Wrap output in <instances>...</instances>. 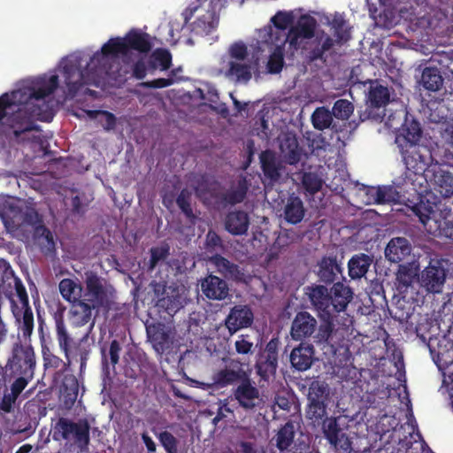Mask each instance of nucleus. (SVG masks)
<instances>
[{
  "mask_svg": "<svg viewBox=\"0 0 453 453\" xmlns=\"http://www.w3.org/2000/svg\"><path fill=\"white\" fill-rule=\"evenodd\" d=\"M234 349L239 355H250L254 352V343L247 334H240L234 342Z\"/></svg>",
  "mask_w": 453,
  "mask_h": 453,
  "instance_id": "60",
  "label": "nucleus"
},
{
  "mask_svg": "<svg viewBox=\"0 0 453 453\" xmlns=\"http://www.w3.org/2000/svg\"><path fill=\"white\" fill-rule=\"evenodd\" d=\"M25 388L19 382H12L10 387L11 392L5 393L3 396L0 403V410L7 413L11 412L13 404Z\"/></svg>",
  "mask_w": 453,
  "mask_h": 453,
  "instance_id": "53",
  "label": "nucleus"
},
{
  "mask_svg": "<svg viewBox=\"0 0 453 453\" xmlns=\"http://www.w3.org/2000/svg\"><path fill=\"white\" fill-rule=\"evenodd\" d=\"M316 19L310 15H303L288 32L285 42L288 44L287 58H294L298 50L309 62L325 59L324 55L334 45V40L322 32L315 36Z\"/></svg>",
  "mask_w": 453,
  "mask_h": 453,
  "instance_id": "2",
  "label": "nucleus"
},
{
  "mask_svg": "<svg viewBox=\"0 0 453 453\" xmlns=\"http://www.w3.org/2000/svg\"><path fill=\"white\" fill-rule=\"evenodd\" d=\"M248 376L238 359H229L226 365L215 372L212 375L213 384L222 388L236 383H241Z\"/></svg>",
  "mask_w": 453,
  "mask_h": 453,
  "instance_id": "13",
  "label": "nucleus"
},
{
  "mask_svg": "<svg viewBox=\"0 0 453 453\" xmlns=\"http://www.w3.org/2000/svg\"><path fill=\"white\" fill-rule=\"evenodd\" d=\"M296 435V427L294 421L288 420L280 427L278 433L273 437L275 446L280 451L287 450L294 442Z\"/></svg>",
  "mask_w": 453,
  "mask_h": 453,
  "instance_id": "39",
  "label": "nucleus"
},
{
  "mask_svg": "<svg viewBox=\"0 0 453 453\" xmlns=\"http://www.w3.org/2000/svg\"><path fill=\"white\" fill-rule=\"evenodd\" d=\"M314 348L311 344L301 343L298 347L293 349L290 354V363L297 371L308 370L314 360Z\"/></svg>",
  "mask_w": 453,
  "mask_h": 453,
  "instance_id": "30",
  "label": "nucleus"
},
{
  "mask_svg": "<svg viewBox=\"0 0 453 453\" xmlns=\"http://www.w3.org/2000/svg\"><path fill=\"white\" fill-rule=\"evenodd\" d=\"M259 160L265 177L273 182L278 181L280 177V164L276 154L271 150H266L260 153Z\"/></svg>",
  "mask_w": 453,
  "mask_h": 453,
  "instance_id": "32",
  "label": "nucleus"
},
{
  "mask_svg": "<svg viewBox=\"0 0 453 453\" xmlns=\"http://www.w3.org/2000/svg\"><path fill=\"white\" fill-rule=\"evenodd\" d=\"M254 321V313L248 304H236L225 319V326L233 335L241 329L250 327Z\"/></svg>",
  "mask_w": 453,
  "mask_h": 453,
  "instance_id": "16",
  "label": "nucleus"
},
{
  "mask_svg": "<svg viewBox=\"0 0 453 453\" xmlns=\"http://www.w3.org/2000/svg\"><path fill=\"white\" fill-rule=\"evenodd\" d=\"M332 314L335 315L346 310L353 298L351 288L341 281L335 282L331 288Z\"/></svg>",
  "mask_w": 453,
  "mask_h": 453,
  "instance_id": "29",
  "label": "nucleus"
},
{
  "mask_svg": "<svg viewBox=\"0 0 453 453\" xmlns=\"http://www.w3.org/2000/svg\"><path fill=\"white\" fill-rule=\"evenodd\" d=\"M294 21V15L291 12L279 11L271 18L272 25H267L258 31V38L265 44H277L285 42L288 33L286 29Z\"/></svg>",
  "mask_w": 453,
  "mask_h": 453,
  "instance_id": "11",
  "label": "nucleus"
},
{
  "mask_svg": "<svg viewBox=\"0 0 453 453\" xmlns=\"http://www.w3.org/2000/svg\"><path fill=\"white\" fill-rule=\"evenodd\" d=\"M420 84L429 91L436 92L443 85V78L437 67H426L421 75Z\"/></svg>",
  "mask_w": 453,
  "mask_h": 453,
  "instance_id": "41",
  "label": "nucleus"
},
{
  "mask_svg": "<svg viewBox=\"0 0 453 453\" xmlns=\"http://www.w3.org/2000/svg\"><path fill=\"white\" fill-rule=\"evenodd\" d=\"M52 111H43L40 105H25L19 107L9 118L8 123L16 137L26 132L37 130L36 119L50 121L53 118Z\"/></svg>",
  "mask_w": 453,
  "mask_h": 453,
  "instance_id": "7",
  "label": "nucleus"
},
{
  "mask_svg": "<svg viewBox=\"0 0 453 453\" xmlns=\"http://www.w3.org/2000/svg\"><path fill=\"white\" fill-rule=\"evenodd\" d=\"M316 274L319 280L326 285L335 283V280L342 278V269L336 257L324 256L317 265Z\"/></svg>",
  "mask_w": 453,
  "mask_h": 453,
  "instance_id": "20",
  "label": "nucleus"
},
{
  "mask_svg": "<svg viewBox=\"0 0 453 453\" xmlns=\"http://www.w3.org/2000/svg\"><path fill=\"white\" fill-rule=\"evenodd\" d=\"M19 329L23 337L28 338L31 336L34 329V314L30 307L25 308L23 311Z\"/></svg>",
  "mask_w": 453,
  "mask_h": 453,
  "instance_id": "61",
  "label": "nucleus"
},
{
  "mask_svg": "<svg viewBox=\"0 0 453 453\" xmlns=\"http://www.w3.org/2000/svg\"><path fill=\"white\" fill-rule=\"evenodd\" d=\"M224 226L233 235L245 234L250 226V217L242 210L231 211L225 217Z\"/></svg>",
  "mask_w": 453,
  "mask_h": 453,
  "instance_id": "27",
  "label": "nucleus"
},
{
  "mask_svg": "<svg viewBox=\"0 0 453 453\" xmlns=\"http://www.w3.org/2000/svg\"><path fill=\"white\" fill-rule=\"evenodd\" d=\"M58 87V76L54 74L50 78H38L33 86L24 87L13 90L9 94L10 104L19 105H35L32 100H42L54 93Z\"/></svg>",
  "mask_w": 453,
  "mask_h": 453,
  "instance_id": "6",
  "label": "nucleus"
},
{
  "mask_svg": "<svg viewBox=\"0 0 453 453\" xmlns=\"http://www.w3.org/2000/svg\"><path fill=\"white\" fill-rule=\"evenodd\" d=\"M226 75L236 82L248 83L252 78V73L257 66V60L230 61Z\"/></svg>",
  "mask_w": 453,
  "mask_h": 453,
  "instance_id": "28",
  "label": "nucleus"
},
{
  "mask_svg": "<svg viewBox=\"0 0 453 453\" xmlns=\"http://www.w3.org/2000/svg\"><path fill=\"white\" fill-rule=\"evenodd\" d=\"M302 183L305 190L313 195L322 188L323 181L316 173L307 172L303 174Z\"/></svg>",
  "mask_w": 453,
  "mask_h": 453,
  "instance_id": "57",
  "label": "nucleus"
},
{
  "mask_svg": "<svg viewBox=\"0 0 453 453\" xmlns=\"http://www.w3.org/2000/svg\"><path fill=\"white\" fill-rule=\"evenodd\" d=\"M446 280V270L441 261L432 259L421 274V284L428 292L440 293Z\"/></svg>",
  "mask_w": 453,
  "mask_h": 453,
  "instance_id": "17",
  "label": "nucleus"
},
{
  "mask_svg": "<svg viewBox=\"0 0 453 453\" xmlns=\"http://www.w3.org/2000/svg\"><path fill=\"white\" fill-rule=\"evenodd\" d=\"M368 100L373 108L386 106L390 100V93L388 87L379 83L372 84L368 93Z\"/></svg>",
  "mask_w": 453,
  "mask_h": 453,
  "instance_id": "43",
  "label": "nucleus"
},
{
  "mask_svg": "<svg viewBox=\"0 0 453 453\" xmlns=\"http://www.w3.org/2000/svg\"><path fill=\"white\" fill-rule=\"evenodd\" d=\"M79 392L78 380L74 376L65 377L62 385V394L65 405L72 406L77 400Z\"/></svg>",
  "mask_w": 453,
  "mask_h": 453,
  "instance_id": "51",
  "label": "nucleus"
},
{
  "mask_svg": "<svg viewBox=\"0 0 453 453\" xmlns=\"http://www.w3.org/2000/svg\"><path fill=\"white\" fill-rule=\"evenodd\" d=\"M367 195L378 204L390 203L393 200L391 187H371L367 189Z\"/></svg>",
  "mask_w": 453,
  "mask_h": 453,
  "instance_id": "56",
  "label": "nucleus"
},
{
  "mask_svg": "<svg viewBox=\"0 0 453 453\" xmlns=\"http://www.w3.org/2000/svg\"><path fill=\"white\" fill-rule=\"evenodd\" d=\"M334 29V35L336 38L334 43L342 44L350 39V31L347 21L342 15H335L331 22Z\"/></svg>",
  "mask_w": 453,
  "mask_h": 453,
  "instance_id": "52",
  "label": "nucleus"
},
{
  "mask_svg": "<svg viewBox=\"0 0 453 453\" xmlns=\"http://www.w3.org/2000/svg\"><path fill=\"white\" fill-rule=\"evenodd\" d=\"M124 41L127 48V57L128 64L131 61L130 50H134L139 53L147 54L152 49V42L150 36L147 33L141 32L138 29H131L124 36Z\"/></svg>",
  "mask_w": 453,
  "mask_h": 453,
  "instance_id": "23",
  "label": "nucleus"
},
{
  "mask_svg": "<svg viewBox=\"0 0 453 453\" xmlns=\"http://www.w3.org/2000/svg\"><path fill=\"white\" fill-rule=\"evenodd\" d=\"M279 344L280 341L278 338L271 339L257 360V372L263 379H268L276 372Z\"/></svg>",
  "mask_w": 453,
  "mask_h": 453,
  "instance_id": "14",
  "label": "nucleus"
},
{
  "mask_svg": "<svg viewBox=\"0 0 453 453\" xmlns=\"http://www.w3.org/2000/svg\"><path fill=\"white\" fill-rule=\"evenodd\" d=\"M35 366L34 348L20 342H15L5 365L6 377L10 380L14 379L13 382H19L21 386L27 388L35 377Z\"/></svg>",
  "mask_w": 453,
  "mask_h": 453,
  "instance_id": "3",
  "label": "nucleus"
},
{
  "mask_svg": "<svg viewBox=\"0 0 453 453\" xmlns=\"http://www.w3.org/2000/svg\"><path fill=\"white\" fill-rule=\"evenodd\" d=\"M333 114L327 108L318 107L311 115V122L315 129L322 131L331 127L332 130L338 132L336 124L333 123Z\"/></svg>",
  "mask_w": 453,
  "mask_h": 453,
  "instance_id": "42",
  "label": "nucleus"
},
{
  "mask_svg": "<svg viewBox=\"0 0 453 453\" xmlns=\"http://www.w3.org/2000/svg\"><path fill=\"white\" fill-rule=\"evenodd\" d=\"M155 61L159 65L162 71H166L172 65V54L166 49H157L153 52Z\"/></svg>",
  "mask_w": 453,
  "mask_h": 453,
  "instance_id": "64",
  "label": "nucleus"
},
{
  "mask_svg": "<svg viewBox=\"0 0 453 453\" xmlns=\"http://www.w3.org/2000/svg\"><path fill=\"white\" fill-rule=\"evenodd\" d=\"M411 211L424 226L427 225L431 219V215L434 213L433 206L428 203H424L422 199L412 206Z\"/></svg>",
  "mask_w": 453,
  "mask_h": 453,
  "instance_id": "59",
  "label": "nucleus"
},
{
  "mask_svg": "<svg viewBox=\"0 0 453 453\" xmlns=\"http://www.w3.org/2000/svg\"><path fill=\"white\" fill-rule=\"evenodd\" d=\"M403 162L409 172L422 175L433 167L432 146L423 143H409L399 148Z\"/></svg>",
  "mask_w": 453,
  "mask_h": 453,
  "instance_id": "8",
  "label": "nucleus"
},
{
  "mask_svg": "<svg viewBox=\"0 0 453 453\" xmlns=\"http://www.w3.org/2000/svg\"><path fill=\"white\" fill-rule=\"evenodd\" d=\"M372 262L373 257L370 255L365 253L355 254L348 262L349 277L355 280L365 276Z\"/></svg>",
  "mask_w": 453,
  "mask_h": 453,
  "instance_id": "34",
  "label": "nucleus"
},
{
  "mask_svg": "<svg viewBox=\"0 0 453 453\" xmlns=\"http://www.w3.org/2000/svg\"><path fill=\"white\" fill-rule=\"evenodd\" d=\"M280 150L289 165H296L301 160L303 149L299 146L296 134L293 132L281 134L279 138Z\"/></svg>",
  "mask_w": 453,
  "mask_h": 453,
  "instance_id": "22",
  "label": "nucleus"
},
{
  "mask_svg": "<svg viewBox=\"0 0 453 453\" xmlns=\"http://www.w3.org/2000/svg\"><path fill=\"white\" fill-rule=\"evenodd\" d=\"M334 314H329L327 317H319L321 320V323L317 327V333L314 335V342L317 344H330L333 337V334L334 332Z\"/></svg>",
  "mask_w": 453,
  "mask_h": 453,
  "instance_id": "40",
  "label": "nucleus"
},
{
  "mask_svg": "<svg viewBox=\"0 0 453 453\" xmlns=\"http://www.w3.org/2000/svg\"><path fill=\"white\" fill-rule=\"evenodd\" d=\"M219 19L216 18L212 12H206L205 14L201 15L192 24L191 31L196 35L205 36L209 35L218 27Z\"/></svg>",
  "mask_w": 453,
  "mask_h": 453,
  "instance_id": "36",
  "label": "nucleus"
},
{
  "mask_svg": "<svg viewBox=\"0 0 453 453\" xmlns=\"http://www.w3.org/2000/svg\"><path fill=\"white\" fill-rule=\"evenodd\" d=\"M90 426L87 419L73 422L65 418H59L54 426V440H69L73 437L77 446L85 449L88 447Z\"/></svg>",
  "mask_w": 453,
  "mask_h": 453,
  "instance_id": "9",
  "label": "nucleus"
},
{
  "mask_svg": "<svg viewBox=\"0 0 453 453\" xmlns=\"http://www.w3.org/2000/svg\"><path fill=\"white\" fill-rule=\"evenodd\" d=\"M71 309L69 311V319L73 326L81 327L88 324L87 333H91L95 326V319L92 317L93 310H97L92 307L90 303L83 299H77L71 303Z\"/></svg>",
  "mask_w": 453,
  "mask_h": 453,
  "instance_id": "19",
  "label": "nucleus"
},
{
  "mask_svg": "<svg viewBox=\"0 0 453 453\" xmlns=\"http://www.w3.org/2000/svg\"><path fill=\"white\" fill-rule=\"evenodd\" d=\"M422 130L418 122H412L410 127L403 130V134L397 135L395 138V143L398 148L403 147L409 143H419L418 141L421 138Z\"/></svg>",
  "mask_w": 453,
  "mask_h": 453,
  "instance_id": "50",
  "label": "nucleus"
},
{
  "mask_svg": "<svg viewBox=\"0 0 453 453\" xmlns=\"http://www.w3.org/2000/svg\"><path fill=\"white\" fill-rule=\"evenodd\" d=\"M212 262L217 271L227 280L246 283L250 278V275L245 273L244 269L230 262L221 255H215L212 257Z\"/></svg>",
  "mask_w": 453,
  "mask_h": 453,
  "instance_id": "25",
  "label": "nucleus"
},
{
  "mask_svg": "<svg viewBox=\"0 0 453 453\" xmlns=\"http://www.w3.org/2000/svg\"><path fill=\"white\" fill-rule=\"evenodd\" d=\"M87 115L91 119H96L104 130L109 132L116 127L117 118L116 116L104 110H89L87 111Z\"/></svg>",
  "mask_w": 453,
  "mask_h": 453,
  "instance_id": "46",
  "label": "nucleus"
},
{
  "mask_svg": "<svg viewBox=\"0 0 453 453\" xmlns=\"http://www.w3.org/2000/svg\"><path fill=\"white\" fill-rule=\"evenodd\" d=\"M150 257L148 263V271L152 272L161 262H164L170 256L168 244L152 247L150 250Z\"/></svg>",
  "mask_w": 453,
  "mask_h": 453,
  "instance_id": "54",
  "label": "nucleus"
},
{
  "mask_svg": "<svg viewBox=\"0 0 453 453\" xmlns=\"http://www.w3.org/2000/svg\"><path fill=\"white\" fill-rule=\"evenodd\" d=\"M304 294L319 317L328 318L332 314L331 293L326 286L313 283L304 288Z\"/></svg>",
  "mask_w": 453,
  "mask_h": 453,
  "instance_id": "15",
  "label": "nucleus"
},
{
  "mask_svg": "<svg viewBox=\"0 0 453 453\" xmlns=\"http://www.w3.org/2000/svg\"><path fill=\"white\" fill-rule=\"evenodd\" d=\"M305 214V209L301 198L295 194H291L284 206L283 217L284 219L292 225L300 223Z\"/></svg>",
  "mask_w": 453,
  "mask_h": 453,
  "instance_id": "33",
  "label": "nucleus"
},
{
  "mask_svg": "<svg viewBox=\"0 0 453 453\" xmlns=\"http://www.w3.org/2000/svg\"><path fill=\"white\" fill-rule=\"evenodd\" d=\"M433 168L439 169L449 166L453 169V153L443 147L435 144L432 147Z\"/></svg>",
  "mask_w": 453,
  "mask_h": 453,
  "instance_id": "49",
  "label": "nucleus"
},
{
  "mask_svg": "<svg viewBox=\"0 0 453 453\" xmlns=\"http://www.w3.org/2000/svg\"><path fill=\"white\" fill-rule=\"evenodd\" d=\"M249 190V184L245 177L238 180L237 185L234 188L219 195L222 203L229 205H235L241 203L246 198Z\"/></svg>",
  "mask_w": 453,
  "mask_h": 453,
  "instance_id": "37",
  "label": "nucleus"
},
{
  "mask_svg": "<svg viewBox=\"0 0 453 453\" xmlns=\"http://www.w3.org/2000/svg\"><path fill=\"white\" fill-rule=\"evenodd\" d=\"M354 105L347 99H338L334 102L331 111L334 117L338 119L346 120L353 113Z\"/></svg>",
  "mask_w": 453,
  "mask_h": 453,
  "instance_id": "55",
  "label": "nucleus"
},
{
  "mask_svg": "<svg viewBox=\"0 0 453 453\" xmlns=\"http://www.w3.org/2000/svg\"><path fill=\"white\" fill-rule=\"evenodd\" d=\"M64 311L65 308L59 307L53 315L56 325L57 340L60 349L65 354L67 364L70 365L73 360L79 362L80 370L82 372L86 368L87 361L90 354L89 347L83 345V342H87L90 333H86L78 342H74L66 329L64 319Z\"/></svg>",
  "mask_w": 453,
  "mask_h": 453,
  "instance_id": "4",
  "label": "nucleus"
},
{
  "mask_svg": "<svg viewBox=\"0 0 453 453\" xmlns=\"http://www.w3.org/2000/svg\"><path fill=\"white\" fill-rule=\"evenodd\" d=\"M271 46H274L273 51L269 56L266 68L267 72L272 74L280 73L284 65V55L287 53V50L285 49L287 44L277 43V44H270Z\"/></svg>",
  "mask_w": 453,
  "mask_h": 453,
  "instance_id": "44",
  "label": "nucleus"
},
{
  "mask_svg": "<svg viewBox=\"0 0 453 453\" xmlns=\"http://www.w3.org/2000/svg\"><path fill=\"white\" fill-rule=\"evenodd\" d=\"M229 56L231 57V61H247L249 52L247 46L242 42H234L229 48Z\"/></svg>",
  "mask_w": 453,
  "mask_h": 453,
  "instance_id": "62",
  "label": "nucleus"
},
{
  "mask_svg": "<svg viewBox=\"0 0 453 453\" xmlns=\"http://www.w3.org/2000/svg\"><path fill=\"white\" fill-rule=\"evenodd\" d=\"M342 416L326 418L321 426V431L325 439L337 451V453H350L352 442L349 437L344 433Z\"/></svg>",
  "mask_w": 453,
  "mask_h": 453,
  "instance_id": "10",
  "label": "nucleus"
},
{
  "mask_svg": "<svg viewBox=\"0 0 453 453\" xmlns=\"http://www.w3.org/2000/svg\"><path fill=\"white\" fill-rule=\"evenodd\" d=\"M329 387L327 383L320 380H313L309 387L308 402L328 403Z\"/></svg>",
  "mask_w": 453,
  "mask_h": 453,
  "instance_id": "47",
  "label": "nucleus"
},
{
  "mask_svg": "<svg viewBox=\"0 0 453 453\" xmlns=\"http://www.w3.org/2000/svg\"><path fill=\"white\" fill-rule=\"evenodd\" d=\"M220 183L213 177L203 173L196 180L194 190L196 197L203 203L219 198Z\"/></svg>",
  "mask_w": 453,
  "mask_h": 453,
  "instance_id": "21",
  "label": "nucleus"
},
{
  "mask_svg": "<svg viewBox=\"0 0 453 453\" xmlns=\"http://www.w3.org/2000/svg\"><path fill=\"white\" fill-rule=\"evenodd\" d=\"M44 322L39 319L38 333L40 337V342L42 347V355L43 359V365L45 369L53 368L57 369L61 365H65L63 360L56 356L50 349L51 339L50 336H46L44 334Z\"/></svg>",
  "mask_w": 453,
  "mask_h": 453,
  "instance_id": "31",
  "label": "nucleus"
},
{
  "mask_svg": "<svg viewBox=\"0 0 453 453\" xmlns=\"http://www.w3.org/2000/svg\"><path fill=\"white\" fill-rule=\"evenodd\" d=\"M121 56L124 64H128L124 37L109 39L91 58L84 70L72 62L62 68L65 84L68 93L74 96L85 85L98 86L100 81L111 73V58Z\"/></svg>",
  "mask_w": 453,
  "mask_h": 453,
  "instance_id": "1",
  "label": "nucleus"
},
{
  "mask_svg": "<svg viewBox=\"0 0 453 453\" xmlns=\"http://www.w3.org/2000/svg\"><path fill=\"white\" fill-rule=\"evenodd\" d=\"M328 403L308 402L306 417L313 426H319L328 418L326 408Z\"/></svg>",
  "mask_w": 453,
  "mask_h": 453,
  "instance_id": "48",
  "label": "nucleus"
},
{
  "mask_svg": "<svg viewBox=\"0 0 453 453\" xmlns=\"http://www.w3.org/2000/svg\"><path fill=\"white\" fill-rule=\"evenodd\" d=\"M83 282L81 299L97 310L110 307L113 288L104 278L98 275L96 272L88 270L84 273Z\"/></svg>",
  "mask_w": 453,
  "mask_h": 453,
  "instance_id": "5",
  "label": "nucleus"
},
{
  "mask_svg": "<svg viewBox=\"0 0 453 453\" xmlns=\"http://www.w3.org/2000/svg\"><path fill=\"white\" fill-rule=\"evenodd\" d=\"M158 439L167 453H177L178 441L170 432H161Z\"/></svg>",
  "mask_w": 453,
  "mask_h": 453,
  "instance_id": "63",
  "label": "nucleus"
},
{
  "mask_svg": "<svg viewBox=\"0 0 453 453\" xmlns=\"http://www.w3.org/2000/svg\"><path fill=\"white\" fill-rule=\"evenodd\" d=\"M318 327L317 319L308 311H298L291 323L290 335L294 341L311 337Z\"/></svg>",
  "mask_w": 453,
  "mask_h": 453,
  "instance_id": "18",
  "label": "nucleus"
},
{
  "mask_svg": "<svg viewBox=\"0 0 453 453\" xmlns=\"http://www.w3.org/2000/svg\"><path fill=\"white\" fill-rule=\"evenodd\" d=\"M203 294L210 300L221 301L227 297L229 288L227 283L221 278L209 274L201 281Z\"/></svg>",
  "mask_w": 453,
  "mask_h": 453,
  "instance_id": "24",
  "label": "nucleus"
},
{
  "mask_svg": "<svg viewBox=\"0 0 453 453\" xmlns=\"http://www.w3.org/2000/svg\"><path fill=\"white\" fill-rule=\"evenodd\" d=\"M412 247L405 237L392 238L385 248V257L390 263L398 264L409 257Z\"/></svg>",
  "mask_w": 453,
  "mask_h": 453,
  "instance_id": "26",
  "label": "nucleus"
},
{
  "mask_svg": "<svg viewBox=\"0 0 453 453\" xmlns=\"http://www.w3.org/2000/svg\"><path fill=\"white\" fill-rule=\"evenodd\" d=\"M120 351V343L116 339L112 340L108 346L104 345L101 347L102 366L104 371L109 372L110 365L112 368H115V365L119 361Z\"/></svg>",
  "mask_w": 453,
  "mask_h": 453,
  "instance_id": "38",
  "label": "nucleus"
},
{
  "mask_svg": "<svg viewBox=\"0 0 453 453\" xmlns=\"http://www.w3.org/2000/svg\"><path fill=\"white\" fill-rule=\"evenodd\" d=\"M176 203L188 219H195L191 207V192L183 188L176 198Z\"/></svg>",
  "mask_w": 453,
  "mask_h": 453,
  "instance_id": "58",
  "label": "nucleus"
},
{
  "mask_svg": "<svg viewBox=\"0 0 453 453\" xmlns=\"http://www.w3.org/2000/svg\"><path fill=\"white\" fill-rule=\"evenodd\" d=\"M33 238L43 255L48 256L56 252L53 234L45 225L39 226L33 231Z\"/></svg>",
  "mask_w": 453,
  "mask_h": 453,
  "instance_id": "35",
  "label": "nucleus"
},
{
  "mask_svg": "<svg viewBox=\"0 0 453 453\" xmlns=\"http://www.w3.org/2000/svg\"><path fill=\"white\" fill-rule=\"evenodd\" d=\"M58 288L62 297L69 303L81 298L83 288L72 279L65 278L61 280Z\"/></svg>",
  "mask_w": 453,
  "mask_h": 453,
  "instance_id": "45",
  "label": "nucleus"
},
{
  "mask_svg": "<svg viewBox=\"0 0 453 453\" xmlns=\"http://www.w3.org/2000/svg\"><path fill=\"white\" fill-rule=\"evenodd\" d=\"M233 397L237 401L239 406L246 411H255L263 404L260 391L249 376L234 388Z\"/></svg>",
  "mask_w": 453,
  "mask_h": 453,
  "instance_id": "12",
  "label": "nucleus"
}]
</instances>
